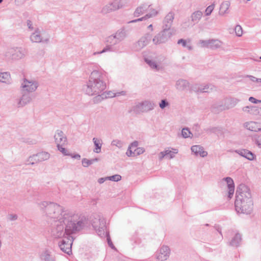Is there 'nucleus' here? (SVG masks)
Returning a JSON list of instances; mask_svg holds the SVG:
<instances>
[{
	"label": "nucleus",
	"instance_id": "2eb2a0df",
	"mask_svg": "<svg viewBox=\"0 0 261 261\" xmlns=\"http://www.w3.org/2000/svg\"><path fill=\"white\" fill-rule=\"evenodd\" d=\"M174 18V13L172 11L169 12L165 17L163 21V29L167 31H171V27Z\"/></svg>",
	"mask_w": 261,
	"mask_h": 261
},
{
	"label": "nucleus",
	"instance_id": "e2e57ef3",
	"mask_svg": "<svg viewBox=\"0 0 261 261\" xmlns=\"http://www.w3.org/2000/svg\"><path fill=\"white\" fill-rule=\"evenodd\" d=\"M126 155L128 156H134V151H133L132 150H131V148L130 147H129L127 151H126Z\"/></svg>",
	"mask_w": 261,
	"mask_h": 261
},
{
	"label": "nucleus",
	"instance_id": "a18cd8bd",
	"mask_svg": "<svg viewBox=\"0 0 261 261\" xmlns=\"http://www.w3.org/2000/svg\"><path fill=\"white\" fill-rule=\"evenodd\" d=\"M215 5L214 4H212L211 5L208 6L206 10H205V15L206 16H209L211 15L213 11L214 10L215 8Z\"/></svg>",
	"mask_w": 261,
	"mask_h": 261
},
{
	"label": "nucleus",
	"instance_id": "a211bd4d",
	"mask_svg": "<svg viewBox=\"0 0 261 261\" xmlns=\"http://www.w3.org/2000/svg\"><path fill=\"white\" fill-rule=\"evenodd\" d=\"M240 101L238 98L229 97L225 99L224 106H220L221 110H225L234 107Z\"/></svg>",
	"mask_w": 261,
	"mask_h": 261
},
{
	"label": "nucleus",
	"instance_id": "393cba45",
	"mask_svg": "<svg viewBox=\"0 0 261 261\" xmlns=\"http://www.w3.org/2000/svg\"><path fill=\"white\" fill-rule=\"evenodd\" d=\"M208 48L215 50L221 47L223 42L217 39H209Z\"/></svg>",
	"mask_w": 261,
	"mask_h": 261
},
{
	"label": "nucleus",
	"instance_id": "6e6552de",
	"mask_svg": "<svg viewBox=\"0 0 261 261\" xmlns=\"http://www.w3.org/2000/svg\"><path fill=\"white\" fill-rule=\"evenodd\" d=\"M38 82L34 80L23 79L21 84V91L31 93L35 92L39 87Z\"/></svg>",
	"mask_w": 261,
	"mask_h": 261
},
{
	"label": "nucleus",
	"instance_id": "ea45409f",
	"mask_svg": "<svg viewBox=\"0 0 261 261\" xmlns=\"http://www.w3.org/2000/svg\"><path fill=\"white\" fill-rule=\"evenodd\" d=\"M112 4L116 10H118L125 5V0H114Z\"/></svg>",
	"mask_w": 261,
	"mask_h": 261
},
{
	"label": "nucleus",
	"instance_id": "0eeeda50",
	"mask_svg": "<svg viewBox=\"0 0 261 261\" xmlns=\"http://www.w3.org/2000/svg\"><path fill=\"white\" fill-rule=\"evenodd\" d=\"M154 104L149 100H145L141 102H138L132 107L130 112L138 114L141 113L147 112L153 109Z\"/></svg>",
	"mask_w": 261,
	"mask_h": 261
},
{
	"label": "nucleus",
	"instance_id": "ddd939ff",
	"mask_svg": "<svg viewBox=\"0 0 261 261\" xmlns=\"http://www.w3.org/2000/svg\"><path fill=\"white\" fill-rule=\"evenodd\" d=\"M21 96L17 99V107H23L30 103L33 100V96L31 93L21 91Z\"/></svg>",
	"mask_w": 261,
	"mask_h": 261
},
{
	"label": "nucleus",
	"instance_id": "aec40b11",
	"mask_svg": "<svg viewBox=\"0 0 261 261\" xmlns=\"http://www.w3.org/2000/svg\"><path fill=\"white\" fill-rule=\"evenodd\" d=\"M54 138L57 145H64L67 142L66 137L62 130H57Z\"/></svg>",
	"mask_w": 261,
	"mask_h": 261
},
{
	"label": "nucleus",
	"instance_id": "09e8293b",
	"mask_svg": "<svg viewBox=\"0 0 261 261\" xmlns=\"http://www.w3.org/2000/svg\"><path fill=\"white\" fill-rule=\"evenodd\" d=\"M255 157V155L251 151L247 150V152L246 153L245 158L247 159L250 161H252L254 160Z\"/></svg>",
	"mask_w": 261,
	"mask_h": 261
},
{
	"label": "nucleus",
	"instance_id": "f03ea898",
	"mask_svg": "<svg viewBox=\"0 0 261 261\" xmlns=\"http://www.w3.org/2000/svg\"><path fill=\"white\" fill-rule=\"evenodd\" d=\"M235 207L239 213L250 214L253 211V202L249 188L240 184L236 191Z\"/></svg>",
	"mask_w": 261,
	"mask_h": 261
},
{
	"label": "nucleus",
	"instance_id": "864d4df0",
	"mask_svg": "<svg viewBox=\"0 0 261 261\" xmlns=\"http://www.w3.org/2000/svg\"><path fill=\"white\" fill-rule=\"evenodd\" d=\"M97 95H98L97 96H96L93 98V101L94 103H98V102L101 101L104 98H105L104 97L105 94H102L101 95H99V94H98Z\"/></svg>",
	"mask_w": 261,
	"mask_h": 261
},
{
	"label": "nucleus",
	"instance_id": "13d9d810",
	"mask_svg": "<svg viewBox=\"0 0 261 261\" xmlns=\"http://www.w3.org/2000/svg\"><path fill=\"white\" fill-rule=\"evenodd\" d=\"M173 151L169 150L170 153L168 154L167 156H169V159H172L174 157V154H176L178 152V150L176 149H172Z\"/></svg>",
	"mask_w": 261,
	"mask_h": 261
},
{
	"label": "nucleus",
	"instance_id": "20e7f679",
	"mask_svg": "<svg viewBox=\"0 0 261 261\" xmlns=\"http://www.w3.org/2000/svg\"><path fill=\"white\" fill-rule=\"evenodd\" d=\"M52 203L43 201L39 203V206L41 210H44V212L48 218V221L50 224L49 232L51 237L55 239H59L65 237V234L66 235V232H65L63 219L59 220V218H52L47 214L48 206Z\"/></svg>",
	"mask_w": 261,
	"mask_h": 261
},
{
	"label": "nucleus",
	"instance_id": "8fccbe9b",
	"mask_svg": "<svg viewBox=\"0 0 261 261\" xmlns=\"http://www.w3.org/2000/svg\"><path fill=\"white\" fill-rule=\"evenodd\" d=\"M63 145H61V144L57 145L58 150L65 155H70L68 153L67 150H66L64 147H63Z\"/></svg>",
	"mask_w": 261,
	"mask_h": 261
},
{
	"label": "nucleus",
	"instance_id": "f3484780",
	"mask_svg": "<svg viewBox=\"0 0 261 261\" xmlns=\"http://www.w3.org/2000/svg\"><path fill=\"white\" fill-rule=\"evenodd\" d=\"M170 249L167 246H163L159 251L156 259L160 261H165L169 257Z\"/></svg>",
	"mask_w": 261,
	"mask_h": 261
},
{
	"label": "nucleus",
	"instance_id": "cd10ccee",
	"mask_svg": "<svg viewBox=\"0 0 261 261\" xmlns=\"http://www.w3.org/2000/svg\"><path fill=\"white\" fill-rule=\"evenodd\" d=\"M151 10V13H149V14H147L146 15H145L144 17H142L141 18H138V19H135V20H132L131 21H130V22L131 23H135V22H138V21H142V20H146L152 16H155L157 14H158V11H156L154 9H150Z\"/></svg>",
	"mask_w": 261,
	"mask_h": 261
},
{
	"label": "nucleus",
	"instance_id": "f704fd0d",
	"mask_svg": "<svg viewBox=\"0 0 261 261\" xmlns=\"http://www.w3.org/2000/svg\"><path fill=\"white\" fill-rule=\"evenodd\" d=\"M38 163L39 162L36 154L30 155L25 161V165H27L33 166Z\"/></svg>",
	"mask_w": 261,
	"mask_h": 261
},
{
	"label": "nucleus",
	"instance_id": "4468645a",
	"mask_svg": "<svg viewBox=\"0 0 261 261\" xmlns=\"http://www.w3.org/2000/svg\"><path fill=\"white\" fill-rule=\"evenodd\" d=\"M151 35L149 34H146L142 36L135 45V48L137 50H140L146 46L151 40Z\"/></svg>",
	"mask_w": 261,
	"mask_h": 261
},
{
	"label": "nucleus",
	"instance_id": "2f4dec72",
	"mask_svg": "<svg viewBox=\"0 0 261 261\" xmlns=\"http://www.w3.org/2000/svg\"><path fill=\"white\" fill-rule=\"evenodd\" d=\"M242 238L240 233H236L229 243L230 245L233 247H238L240 245Z\"/></svg>",
	"mask_w": 261,
	"mask_h": 261
},
{
	"label": "nucleus",
	"instance_id": "3c124183",
	"mask_svg": "<svg viewBox=\"0 0 261 261\" xmlns=\"http://www.w3.org/2000/svg\"><path fill=\"white\" fill-rule=\"evenodd\" d=\"M111 145L113 146H116L118 148H121L123 146V143L120 140L116 139L112 141Z\"/></svg>",
	"mask_w": 261,
	"mask_h": 261
},
{
	"label": "nucleus",
	"instance_id": "dca6fc26",
	"mask_svg": "<svg viewBox=\"0 0 261 261\" xmlns=\"http://www.w3.org/2000/svg\"><path fill=\"white\" fill-rule=\"evenodd\" d=\"M39 258L41 261H56L55 255L48 249H45L40 252Z\"/></svg>",
	"mask_w": 261,
	"mask_h": 261
},
{
	"label": "nucleus",
	"instance_id": "9d476101",
	"mask_svg": "<svg viewBox=\"0 0 261 261\" xmlns=\"http://www.w3.org/2000/svg\"><path fill=\"white\" fill-rule=\"evenodd\" d=\"M172 35L171 31L163 30L157 34L152 39V42L155 45L165 43Z\"/></svg>",
	"mask_w": 261,
	"mask_h": 261
},
{
	"label": "nucleus",
	"instance_id": "37998d69",
	"mask_svg": "<svg viewBox=\"0 0 261 261\" xmlns=\"http://www.w3.org/2000/svg\"><path fill=\"white\" fill-rule=\"evenodd\" d=\"M192 134L188 128H184L181 130V135L184 138L191 137L190 135Z\"/></svg>",
	"mask_w": 261,
	"mask_h": 261
},
{
	"label": "nucleus",
	"instance_id": "473e14b6",
	"mask_svg": "<svg viewBox=\"0 0 261 261\" xmlns=\"http://www.w3.org/2000/svg\"><path fill=\"white\" fill-rule=\"evenodd\" d=\"M103 94H105L104 95L105 98H112V97H114L115 96H119L120 95H125L126 94V92L124 91H122L119 92L114 93L112 91H107L105 93H103Z\"/></svg>",
	"mask_w": 261,
	"mask_h": 261
},
{
	"label": "nucleus",
	"instance_id": "4c0bfd02",
	"mask_svg": "<svg viewBox=\"0 0 261 261\" xmlns=\"http://www.w3.org/2000/svg\"><path fill=\"white\" fill-rule=\"evenodd\" d=\"M115 10H116V9L114 8L112 3H111L106 5L102 8L101 13L103 14H107Z\"/></svg>",
	"mask_w": 261,
	"mask_h": 261
},
{
	"label": "nucleus",
	"instance_id": "5fc2aeb1",
	"mask_svg": "<svg viewBox=\"0 0 261 261\" xmlns=\"http://www.w3.org/2000/svg\"><path fill=\"white\" fill-rule=\"evenodd\" d=\"M146 63L153 69H157L158 65L155 63V62L151 60H149L148 59H146Z\"/></svg>",
	"mask_w": 261,
	"mask_h": 261
},
{
	"label": "nucleus",
	"instance_id": "1a4fd4ad",
	"mask_svg": "<svg viewBox=\"0 0 261 261\" xmlns=\"http://www.w3.org/2000/svg\"><path fill=\"white\" fill-rule=\"evenodd\" d=\"M49 39L50 35L48 33L43 32V33L41 34V31L38 28H37L35 32L30 36L31 41L35 43L43 42L48 43L49 42Z\"/></svg>",
	"mask_w": 261,
	"mask_h": 261
},
{
	"label": "nucleus",
	"instance_id": "b1692460",
	"mask_svg": "<svg viewBox=\"0 0 261 261\" xmlns=\"http://www.w3.org/2000/svg\"><path fill=\"white\" fill-rule=\"evenodd\" d=\"M189 87V83L188 81L184 79H179L176 81L175 87L179 91L186 90Z\"/></svg>",
	"mask_w": 261,
	"mask_h": 261
},
{
	"label": "nucleus",
	"instance_id": "052dcab7",
	"mask_svg": "<svg viewBox=\"0 0 261 261\" xmlns=\"http://www.w3.org/2000/svg\"><path fill=\"white\" fill-rule=\"evenodd\" d=\"M249 101L253 103H261V100H258L253 97H250L249 98Z\"/></svg>",
	"mask_w": 261,
	"mask_h": 261
},
{
	"label": "nucleus",
	"instance_id": "c9c22d12",
	"mask_svg": "<svg viewBox=\"0 0 261 261\" xmlns=\"http://www.w3.org/2000/svg\"><path fill=\"white\" fill-rule=\"evenodd\" d=\"M201 93H209L215 89V87L212 84H201Z\"/></svg>",
	"mask_w": 261,
	"mask_h": 261
},
{
	"label": "nucleus",
	"instance_id": "de8ad7c7",
	"mask_svg": "<svg viewBox=\"0 0 261 261\" xmlns=\"http://www.w3.org/2000/svg\"><path fill=\"white\" fill-rule=\"evenodd\" d=\"M170 153V152L169 151V149H167V150H165V151H162L159 154V160L160 161H161L163 159V158L166 156H167L168 155V154Z\"/></svg>",
	"mask_w": 261,
	"mask_h": 261
},
{
	"label": "nucleus",
	"instance_id": "423d86ee",
	"mask_svg": "<svg viewBox=\"0 0 261 261\" xmlns=\"http://www.w3.org/2000/svg\"><path fill=\"white\" fill-rule=\"evenodd\" d=\"M27 50L25 48L21 47H16L9 48L5 53V56L12 60H18L25 56Z\"/></svg>",
	"mask_w": 261,
	"mask_h": 261
},
{
	"label": "nucleus",
	"instance_id": "f257e3e1",
	"mask_svg": "<svg viewBox=\"0 0 261 261\" xmlns=\"http://www.w3.org/2000/svg\"><path fill=\"white\" fill-rule=\"evenodd\" d=\"M47 214L52 218L63 219L66 235L69 237L78 233L88 225V220L85 216L64 210L62 206L55 203L48 206Z\"/></svg>",
	"mask_w": 261,
	"mask_h": 261
},
{
	"label": "nucleus",
	"instance_id": "6ab92c4d",
	"mask_svg": "<svg viewBox=\"0 0 261 261\" xmlns=\"http://www.w3.org/2000/svg\"><path fill=\"white\" fill-rule=\"evenodd\" d=\"M223 181L226 182L228 190V197L231 198L234 191V184L233 179L229 177L224 178Z\"/></svg>",
	"mask_w": 261,
	"mask_h": 261
},
{
	"label": "nucleus",
	"instance_id": "79ce46f5",
	"mask_svg": "<svg viewBox=\"0 0 261 261\" xmlns=\"http://www.w3.org/2000/svg\"><path fill=\"white\" fill-rule=\"evenodd\" d=\"M209 39L208 40H200L198 43V45L200 47L208 48Z\"/></svg>",
	"mask_w": 261,
	"mask_h": 261
},
{
	"label": "nucleus",
	"instance_id": "4be33fe9",
	"mask_svg": "<svg viewBox=\"0 0 261 261\" xmlns=\"http://www.w3.org/2000/svg\"><path fill=\"white\" fill-rule=\"evenodd\" d=\"M150 6L151 5L145 3L138 7L134 12V16L139 17L141 15L143 14L148 10Z\"/></svg>",
	"mask_w": 261,
	"mask_h": 261
},
{
	"label": "nucleus",
	"instance_id": "c03bdc74",
	"mask_svg": "<svg viewBox=\"0 0 261 261\" xmlns=\"http://www.w3.org/2000/svg\"><path fill=\"white\" fill-rule=\"evenodd\" d=\"M234 31L237 36H242L243 34V29L241 25H237L234 28Z\"/></svg>",
	"mask_w": 261,
	"mask_h": 261
},
{
	"label": "nucleus",
	"instance_id": "bb28decb",
	"mask_svg": "<svg viewBox=\"0 0 261 261\" xmlns=\"http://www.w3.org/2000/svg\"><path fill=\"white\" fill-rule=\"evenodd\" d=\"M0 82L9 85L12 83L10 74L8 72H1Z\"/></svg>",
	"mask_w": 261,
	"mask_h": 261
},
{
	"label": "nucleus",
	"instance_id": "6e6d98bb",
	"mask_svg": "<svg viewBox=\"0 0 261 261\" xmlns=\"http://www.w3.org/2000/svg\"><path fill=\"white\" fill-rule=\"evenodd\" d=\"M169 105V103L166 100V99H162L161 101V102L159 104V106H160V107L162 109H164L165 107H166L167 106H168Z\"/></svg>",
	"mask_w": 261,
	"mask_h": 261
},
{
	"label": "nucleus",
	"instance_id": "69168bd1",
	"mask_svg": "<svg viewBox=\"0 0 261 261\" xmlns=\"http://www.w3.org/2000/svg\"><path fill=\"white\" fill-rule=\"evenodd\" d=\"M250 109V106H246V107H243L242 108V111L244 112L249 114Z\"/></svg>",
	"mask_w": 261,
	"mask_h": 261
},
{
	"label": "nucleus",
	"instance_id": "a19ab883",
	"mask_svg": "<svg viewBox=\"0 0 261 261\" xmlns=\"http://www.w3.org/2000/svg\"><path fill=\"white\" fill-rule=\"evenodd\" d=\"M201 84H195L191 88V90L196 93H201Z\"/></svg>",
	"mask_w": 261,
	"mask_h": 261
},
{
	"label": "nucleus",
	"instance_id": "39448f33",
	"mask_svg": "<svg viewBox=\"0 0 261 261\" xmlns=\"http://www.w3.org/2000/svg\"><path fill=\"white\" fill-rule=\"evenodd\" d=\"M106 223L105 219L99 215H96L93 219L91 220V224L93 228L100 237H105Z\"/></svg>",
	"mask_w": 261,
	"mask_h": 261
},
{
	"label": "nucleus",
	"instance_id": "9b49d317",
	"mask_svg": "<svg viewBox=\"0 0 261 261\" xmlns=\"http://www.w3.org/2000/svg\"><path fill=\"white\" fill-rule=\"evenodd\" d=\"M73 241V238L72 236H68L64 238L59 243V246L60 249L67 254L71 253V246Z\"/></svg>",
	"mask_w": 261,
	"mask_h": 261
},
{
	"label": "nucleus",
	"instance_id": "7c9ffc66",
	"mask_svg": "<svg viewBox=\"0 0 261 261\" xmlns=\"http://www.w3.org/2000/svg\"><path fill=\"white\" fill-rule=\"evenodd\" d=\"M202 15V12L199 10L193 12L191 15L192 21H193L194 24L197 23L201 18Z\"/></svg>",
	"mask_w": 261,
	"mask_h": 261
},
{
	"label": "nucleus",
	"instance_id": "bf43d9fd",
	"mask_svg": "<svg viewBox=\"0 0 261 261\" xmlns=\"http://www.w3.org/2000/svg\"><path fill=\"white\" fill-rule=\"evenodd\" d=\"M237 153H238L240 155L245 158L246 153L247 152L246 149H241V150H237L235 151Z\"/></svg>",
	"mask_w": 261,
	"mask_h": 261
},
{
	"label": "nucleus",
	"instance_id": "338daca9",
	"mask_svg": "<svg viewBox=\"0 0 261 261\" xmlns=\"http://www.w3.org/2000/svg\"><path fill=\"white\" fill-rule=\"evenodd\" d=\"M177 43L179 44H181L184 47H186L187 44L186 40H185L183 39H180L178 40Z\"/></svg>",
	"mask_w": 261,
	"mask_h": 261
},
{
	"label": "nucleus",
	"instance_id": "c85d7f7f",
	"mask_svg": "<svg viewBox=\"0 0 261 261\" xmlns=\"http://www.w3.org/2000/svg\"><path fill=\"white\" fill-rule=\"evenodd\" d=\"M36 154L39 163L47 161L50 158V154L48 152L45 151L40 152L36 153Z\"/></svg>",
	"mask_w": 261,
	"mask_h": 261
},
{
	"label": "nucleus",
	"instance_id": "72a5a7b5",
	"mask_svg": "<svg viewBox=\"0 0 261 261\" xmlns=\"http://www.w3.org/2000/svg\"><path fill=\"white\" fill-rule=\"evenodd\" d=\"M114 35L119 42L123 40L126 36L125 31L124 29H120L118 30Z\"/></svg>",
	"mask_w": 261,
	"mask_h": 261
},
{
	"label": "nucleus",
	"instance_id": "a878e982",
	"mask_svg": "<svg viewBox=\"0 0 261 261\" xmlns=\"http://www.w3.org/2000/svg\"><path fill=\"white\" fill-rule=\"evenodd\" d=\"M230 2L229 1H224L220 5L219 14L223 16L225 14H228V9L230 7Z\"/></svg>",
	"mask_w": 261,
	"mask_h": 261
},
{
	"label": "nucleus",
	"instance_id": "5701e85b",
	"mask_svg": "<svg viewBox=\"0 0 261 261\" xmlns=\"http://www.w3.org/2000/svg\"><path fill=\"white\" fill-rule=\"evenodd\" d=\"M191 150L196 155H200L201 157L207 156V152L204 150L202 146L200 145H194L191 147Z\"/></svg>",
	"mask_w": 261,
	"mask_h": 261
},
{
	"label": "nucleus",
	"instance_id": "774afa93",
	"mask_svg": "<svg viewBox=\"0 0 261 261\" xmlns=\"http://www.w3.org/2000/svg\"><path fill=\"white\" fill-rule=\"evenodd\" d=\"M27 25H28L29 29H30L31 30H32L33 29V23L31 20H27Z\"/></svg>",
	"mask_w": 261,
	"mask_h": 261
},
{
	"label": "nucleus",
	"instance_id": "603ef678",
	"mask_svg": "<svg viewBox=\"0 0 261 261\" xmlns=\"http://www.w3.org/2000/svg\"><path fill=\"white\" fill-rule=\"evenodd\" d=\"M145 151V150L142 147H138L135 149L134 151V156L142 154Z\"/></svg>",
	"mask_w": 261,
	"mask_h": 261
},
{
	"label": "nucleus",
	"instance_id": "0e129e2a",
	"mask_svg": "<svg viewBox=\"0 0 261 261\" xmlns=\"http://www.w3.org/2000/svg\"><path fill=\"white\" fill-rule=\"evenodd\" d=\"M18 216L16 214H11L9 216V219L11 221H14L17 219Z\"/></svg>",
	"mask_w": 261,
	"mask_h": 261
},
{
	"label": "nucleus",
	"instance_id": "c756f323",
	"mask_svg": "<svg viewBox=\"0 0 261 261\" xmlns=\"http://www.w3.org/2000/svg\"><path fill=\"white\" fill-rule=\"evenodd\" d=\"M92 140L95 146V148L93 150L94 152L97 153L100 152L102 144L101 139L93 138Z\"/></svg>",
	"mask_w": 261,
	"mask_h": 261
},
{
	"label": "nucleus",
	"instance_id": "f8f14e48",
	"mask_svg": "<svg viewBox=\"0 0 261 261\" xmlns=\"http://www.w3.org/2000/svg\"><path fill=\"white\" fill-rule=\"evenodd\" d=\"M106 42L108 43V45L101 51L94 52L93 54L94 56L98 54H101L108 51H113V46L119 43V41L117 40L116 37H115L114 34L108 37L106 39Z\"/></svg>",
	"mask_w": 261,
	"mask_h": 261
},
{
	"label": "nucleus",
	"instance_id": "412c9836",
	"mask_svg": "<svg viewBox=\"0 0 261 261\" xmlns=\"http://www.w3.org/2000/svg\"><path fill=\"white\" fill-rule=\"evenodd\" d=\"M244 126L246 129L252 132H258L261 130L259 123L254 121L246 122L244 123Z\"/></svg>",
	"mask_w": 261,
	"mask_h": 261
},
{
	"label": "nucleus",
	"instance_id": "7ed1b4c3",
	"mask_svg": "<svg viewBox=\"0 0 261 261\" xmlns=\"http://www.w3.org/2000/svg\"><path fill=\"white\" fill-rule=\"evenodd\" d=\"M104 74L97 70L91 73L89 81L83 86V90L87 95L92 96L101 93L106 88Z\"/></svg>",
	"mask_w": 261,
	"mask_h": 261
},
{
	"label": "nucleus",
	"instance_id": "58836bf2",
	"mask_svg": "<svg viewBox=\"0 0 261 261\" xmlns=\"http://www.w3.org/2000/svg\"><path fill=\"white\" fill-rule=\"evenodd\" d=\"M99 161V159L94 158L91 160H88L86 158L83 159L82 161V165L84 167H87L89 165L93 164L94 162H98Z\"/></svg>",
	"mask_w": 261,
	"mask_h": 261
},
{
	"label": "nucleus",
	"instance_id": "e433bc0d",
	"mask_svg": "<svg viewBox=\"0 0 261 261\" xmlns=\"http://www.w3.org/2000/svg\"><path fill=\"white\" fill-rule=\"evenodd\" d=\"M261 108H259L257 106H250V113L249 114L253 116H261Z\"/></svg>",
	"mask_w": 261,
	"mask_h": 261
},
{
	"label": "nucleus",
	"instance_id": "49530a36",
	"mask_svg": "<svg viewBox=\"0 0 261 261\" xmlns=\"http://www.w3.org/2000/svg\"><path fill=\"white\" fill-rule=\"evenodd\" d=\"M108 178L109 180L114 181H118L121 180V176L118 174H115L114 175H112L111 176H108Z\"/></svg>",
	"mask_w": 261,
	"mask_h": 261
},
{
	"label": "nucleus",
	"instance_id": "4d7b16f0",
	"mask_svg": "<svg viewBox=\"0 0 261 261\" xmlns=\"http://www.w3.org/2000/svg\"><path fill=\"white\" fill-rule=\"evenodd\" d=\"M107 236V239L108 241V243L109 246L111 247L112 248H114L115 247L114 246L111 240L110 236L107 233V232L105 233V236Z\"/></svg>",
	"mask_w": 261,
	"mask_h": 261
},
{
	"label": "nucleus",
	"instance_id": "680f3d73",
	"mask_svg": "<svg viewBox=\"0 0 261 261\" xmlns=\"http://www.w3.org/2000/svg\"><path fill=\"white\" fill-rule=\"evenodd\" d=\"M211 132L218 134V133L221 132V128L220 127H213L211 129Z\"/></svg>",
	"mask_w": 261,
	"mask_h": 261
}]
</instances>
